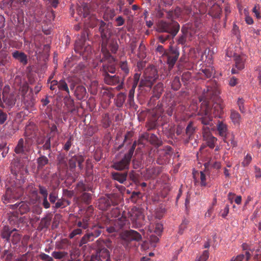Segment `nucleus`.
<instances>
[{"mask_svg":"<svg viewBox=\"0 0 261 261\" xmlns=\"http://www.w3.org/2000/svg\"><path fill=\"white\" fill-rule=\"evenodd\" d=\"M99 26L98 31L101 37V52L105 57L113 60L110 50L112 53H116L118 48L117 43L114 40L110 41L112 35L113 25L111 23H106L103 20L96 21Z\"/></svg>","mask_w":261,"mask_h":261,"instance_id":"1","label":"nucleus"},{"mask_svg":"<svg viewBox=\"0 0 261 261\" xmlns=\"http://www.w3.org/2000/svg\"><path fill=\"white\" fill-rule=\"evenodd\" d=\"M220 91L216 87H206V92L204 93L205 100L202 103L204 107L210 106V111L215 117H220L223 113L224 105L220 98Z\"/></svg>","mask_w":261,"mask_h":261,"instance_id":"2","label":"nucleus"},{"mask_svg":"<svg viewBox=\"0 0 261 261\" xmlns=\"http://www.w3.org/2000/svg\"><path fill=\"white\" fill-rule=\"evenodd\" d=\"M167 21L164 20L158 21L156 25V31L159 33H167L174 38L179 32L180 25L174 20H170Z\"/></svg>","mask_w":261,"mask_h":261,"instance_id":"3","label":"nucleus"},{"mask_svg":"<svg viewBox=\"0 0 261 261\" xmlns=\"http://www.w3.org/2000/svg\"><path fill=\"white\" fill-rule=\"evenodd\" d=\"M1 237L8 243L17 244L21 240V236L15 228L11 229L9 226H5L1 231Z\"/></svg>","mask_w":261,"mask_h":261,"instance_id":"4","label":"nucleus"},{"mask_svg":"<svg viewBox=\"0 0 261 261\" xmlns=\"http://www.w3.org/2000/svg\"><path fill=\"white\" fill-rule=\"evenodd\" d=\"M90 261H112L110 252L103 245L98 244L91 256Z\"/></svg>","mask_w":261,"mask_h":261,"instance_id":"5","label":"nucleus"},{"mask_svg":"<svg viewBox=\"0 0 261 261\" xmlns=\"http://www.w3.org/2000/svg\"><path fill=\"white\" fill-rule=\"evenodd\" d=\"M23 192L21 188H8L2 196L3 203L6 204L13 202L22 196Z\"/></svg>","mask_w":261,"mask_h":261,"instance_id":"6","label":"nucleus"},{"mask_svg":"<svg viewBox=\"0 0 261 261\" xmlns=\"http://www.w3.org/2000/svg\"><path fill=\"white\" fill-rule=\"evenodd\" d=\"M146 77L144 80H141L140 82V86L150 87L153 82L158 79L157 71L154 67L148 69L145 72Z\"/></svg>","mask_w":261,"mask_h":261,"instance_id":"7","label":"nucleus"},{"mask_svg":"<svg viewBox=\"0 0 261 261\" xmlns=\"http://www.w3.org/2000/svg\"><path fill=\"white\" fill-rule=\"evenodd\" d=\"M131 159L132 158L126 153L121 160L113 163L112 168L118 171L128 170Z\"/></svg>","mask_w":261,"mask_h":261,"instance_id":"8","label":"nucleus"},{"mask_svg":"<svg viewBox=\"0 0 261 261\" xmlns=\"http://www.w3.org/2000/svg\"><path fill=\"white\" fill-rule=\"evenodd\" d=\"M112 60L108 58H106L103 54V58H102L101 62H104L107 61V63H103L102 66L101 67L100 71L102 72V75L105 76L107 74H110L109 73H114L115 72L116 68L115 66V60L114 57H112Z\"/></svg>","mask_w":261,"mask_h":261,"instance_id":"9","label":"nucleus"},{"mask_svg":"<svg viewBox=\"0 0 261 261\" xmlns=\"http://www.w3.org/2000/svg\"><path fill=\"white\" fill-rule=\"evenodd\" d=\"M101 233V230L97 227H94L91 231H87L82 238L79 243V246L81 247L86 243L94 240L95 238L98 237Z\"/></svg>","mask_w":261,"mask_h":261,"instance_id":"10","label":"nucleus"},{"mask_svg":"<svg viewBox=\"0 0 261 261\" xmlns=\"http://www.w3.org/2000/svg\"><path fill=\"white\" fill-rule=\"evenodd\" d=\"M199 118V121L203 125H213V117L210 111V106L202 105Z\"/></svg>","mask_w":261,"mask_h":261,"instance_id":"11","label":"nucleus"},{"mask_svg":"<svg viewBox=\"0 0 261 261\" xmlns=\"http://www.w3.org/2000/svg\"><path fill=\"white\" fill-rule=\"evenodd\" d=\"M31 149V143H30L28 139L24 140L21 138L18 141L14 151L17 154H27Z\"/></svg>","mask_w":261,"mask_h":261,"instance_id":"12","label":"nucleus"},{"mask_svg":"<svg viewBox=\"0 0 261 261\" xmlns=\"http://www.w3.org/2000/svg\"><path fill=\"white\" fill-rule=\"evenodd\" d=\"M179 55V52L177 48L170 46L165 56L167 57V64L170 70L174 66Z\"/></svg>","mask_w":261,"mask_h":261,"instance_id":"13","label":"nucleus"},{"mask_svg":"<svg viewBox=\"0 0 261 261\" xmlns=\"http://www.w3.org/2000/svg\"><path fill=\"white\" fill-rule=\"evenodd\" d=\"M181 32L182 35L180 36L178 39L177 42L178 44L182 45L185 44L187 38L189 40H192L193 37L195 36V32L193 31L189 30L186 25L182 27Z\"/></svg>","mask_w":261,"mask_h":261,"instance_id":"14","label":"nucleus"},{"mask_svg":"<svg viewBox=\"0 0 261 261\" xmlns=\"http://www.w3.org/2000/svg\"><path fill=\"white\" fill-rule=\"evenodd\" d=\"M193 23L187 24L186 26L189 30L194 31L195 35L202 28L203 23L200 15L198 14H196L193 17Z\"/></svg>","mask_w":261,"mask_h":261,"instance_id":"15","label":"nucleus"},{"mask_svg":"<svg viewBox=\"0 0 261 261\" xmlns=\"http://www.w3.org/2000/svg\"><path fill=\"white\" fill-rule=\"evenodd\" d=\"M30 0H3L0 5L2 8L4 7L11 8L12 10L16 9L19 5L29 3Z\"/></svg>","mask_w":261,"mask_h":261,"instance_id":"16","label":"nucleus"},{"mask_svg":"<svg viewBox=\"0 0 261 261\" xmlns=\"http://www.w3.org/2000/svg\"><path fill=\"white\" fill-rule=\"evenodd\" d=\"M8 206L12 210H16V213L20 215L25 214L30 210L28 204L23 201H21L19 203L9 205Z\"/></svg>","mask_w":261,"mask_h":261,"instance_id":"17","label":"nucleus"},{"mask_svg":"<svg viewBox=\"0 0 261 261\" xmlns=\"http://www.w3.org/2000/svg\"><path fill=\"white\" fill-rule=\"evenodd\" d=\"M115 202L109 197H102L98 200V207L102 211H106L111 206L114 205Z\"/></svg>","mask_w":261,"mask_h":261,"instance_id":"18","label":"nucleus"},{"mask_svg":"<svg viewBox=\"0 0 261 261\" xmlns=\"http://www.w3.org/2000/svg\"><path fill=\"white\" fill-rule=\"evenodd\" d=\"M216 127L219 136L221 137L224 142H227L226 139L228 133V129L226 124L223 121H219L216 125Z\"/></svg>","mask_w":261,"mask_h":261,"instance_id":"19","label":"nucleus"},{"mask_svg":"<svg viewBox=\"0 0 261 261\" xmlns=\"http://www.w3.org/2000/svg\"><path fill=\"white\" fill-rule=\"evenodd\" d=\"M58 89L60 91H65L66 92V94H67L65 97L64 99L65 100H68L72 104L73 103V100L70 99V92L69 89L68 87V84L66 83V81L64 80H61L59 81L58 84Z\"/></svg>","mask_w":261,"mask_h":261,"instance_id":"20","label":"nucleus"},{"mask_svg":"<svg viewBox=\"0 0 261 261\" xmlns=\"http://www.w3.org/2000/svg\"><path fill=\"white\" fill-rule=\"evenodd\" d=\"M2 99L3 102L8 107H13L15 103V99L12 94H9L5 89L2 93Z\"/></svg>","mask_w":261,"mask_h":261,"instance_id":"21","label":"nucleus"},{"mask_svg":"<svg viewBox=\"0 0 261 261\" xmlns=\"http://www.w3.org/2000/svg\"><path fill=\"white\" fill-rule=\"evenodd\" d=\"M103 80L105 83L110 85H115L119 84L121 81V79L118 75L110 74L103 76Z\"/></svg>","mask_w":261,"mask_h":261,"instance_id":"22","label":"nucleus"},{"mask_svg":"<svg viewBox=\"0 0 261 261\" xmlns=\"http://www.w3.org/2000/svg\"><path fill=\"white\" fill-rule=\"evenodd\" d=\"M74 94L78 100H84L87 97L86 89L84 86L78 85L75 88Z\"/></svg>","mask_w":261,"mask_h":261,"instance_id":"23","label":"nucleus"},{"mask_svg":"<svg viewBox=\"0 0 261 261\" xmlns=\"http://www.w3.org/2000/svg\"><path fill=\"white\" fill-rule=\"evenodd\" d=\"M128 172L127 171L123 172H113L112 173V179L119 181L121 184H123L126 180Z\"/></svg>","mask_w":261,"mask_h":261,"instance_id":"24","label":"nucleus"},{"mask_svg":"<svg viewBox=\"0 0 261 261\" xmlns=\"http://www.w3.org/2000/svg\"><path fill=\"white\" fill-rule=\"evenodd\" d=\"M125 239L129 241H139L142 239V237L136 230L130 229L127 230L124 234Z\"/></svg>","mask_w":261,"mask_h":261,"instance_id":"25","label":"nucleus"},{"mask_svg":"<svg viewBox=\"0 0 261 261\" xmlns=\"http://www.w3.org/2000/svg\"><path fill=\"white\" fill-rule=\"evenodd\" d=\"M12 57L24 65H27L28 63L27 55L23 52L16 50L12 53Z\"/></svg>","mask_w":261,"mask_h":261,"instance_id":"26","label":"nucleus"},{"mask_svg":"<svg viewBox=\"0 0 261 261\" xmlns=\"http://www.w3.org/2000/svg\"><path fill=\"white\" fill-rule=\"evenodd\" d=\"M127 219L126 217H121L120 218L117 219L115 222V225L117 228L110 227L107 228L109 232H115L117 230L122 228L127 223Z\"/></svg>","mask_w":261,"mask_h":261,"instance_id":"27","label":"nucleus"},{"mask_svg":"<svg viewBox=\"0 0 261 261\" xmlns=\"http://www.w3.org/2000/svg\"><path fill=\"white\" fill-rule=\"evenodd\" d=\"M155 16L158 18L165 17L168 20H170V18L172 17L171 12H169V11L161 8L160 7H159L155 10Z\"/></svg>","mask_w":261,"mask_h":261,"instance_id":"28","label":"nucleus"},{"mask_svg":"<svg viewBox=\"0 0 261 261\" xmlns=\"http://www.w3.org/2000/svg\"><path fill=\"white\" fill-rule=\"evenodd\" d=\"M196 127H195L194 122L190 121L186 128V136L188 139V141L192 139V136L195 132Z\"/></svg>","mask_w":261,"mask_h":261,"instance_id":"29","label":"nucleus"},{"mask_svg":"<svg viewBox=\"0 0 261 261\" xmlns=\"http://www.w3.org/2000/svg\"><path fill=\"white\" fill-rule=\"evenodd\" d=\"M209 165H210L209 162L205 163L204 164V171L200 172V185L202 187H205L206 186L205 174H207V173L209 172V171H208Z\"/></svg>","mask_w":261,"mask_h":261,"instance_id":"30","label":"nucleus"},{"mask_svg":"<svg viewBox=\"0 0 261 261\" xmlns=\"http://www.w3.org/2000/svg\"><path fill=\"white\" fill-rule=\"evenodd\" d=\"M222 13V8L219 5H214L211 8L208 14L214 18H220Z\"/></svg>","mask_w":261,"mask_h":261,"instance_id":"31","label":"nucleus"},{"mask_svg":"<svg viewBox=\"0 0 261 261\" xmlns=\"http://www.w3.org/2000/svg\"><path fill=\"white\" fill-rule=\"evenodd\" d=\"M230 118L231 119V121L236 126H239L241 121V115L238 112L234 110H231Z\"/></svg>","mask_w":261,"mask_h":261,"instance_id":"32","label":"nucleus"},{"mask_svg":"<svg viewBox=\"0 0 261 261\" xmlns=\"http://www.w3.org/2000/svg\"><path fill=\"white\" fill-rule=\"evenodd\" d=\"M172 150V148L171 147L167 146L165 149L159 151V158H158V159L156 161L159 165H163L164 163V161L161 159V156H166L168 155V154H170Z\"/></svg>","mask_w":261,"mask_h":261,"instance_id":"33","label":"nucleus"},{"mask_svg":"<svg viewBox=\"0 0 261 261\" xmlns=\"http://www.w3.org/2000/svg\"><path fill=\"white\" fill-rule=\"evenodd\" d=\"M57 165L60 170H63L67 168V158L62 154L57 156Z\"/></svg>","mask_w":261,"mask_h":261,"instance_id":"34","label":"nucleus"},{"mask_svg":"<svg viewBox=\"0 0 261 261\" xmlns=\"http://www.w3.org/2000/svg\"><path fill=\"white\" fill-rule=\"evenodd\" d=\"M75 51L79 53L80 54L83 53L85 55H88L89 53L91 52V47L89 45L85 46V45H80L79 47L77 48V44L75 45Z\"/></svg>","mask_w":261,"mask_h":261,"instance_id":"35","label":"nucleus"},{"mask_svg":"<svg viewBox=\"0 0 261 261\" xmlns=\"http://www.w3.org/2000/svg\"><path fill=\"white\" fill-rule=\"evenodd\" d=\"M38 170H40L43 169V168L48 164V160L47 157L44 155L40 156L37 159Z\"/></svg>","mask_w":261,"mask_h":261,"instance_id":"36","label":"nucleus"},{"mask_svg":"<svg viewBox=\"0 0 261 261\" xmlns=\"http://www.w3.org/2000/svg\"><path fill=\"white\" fill-rule=\"evenodd\" d=\"M163 90V84L162 83H159L158 84L155 85L153 88V96L157 98H159Z\"/></svg>","mask_w":261,"mask_h":261,"instance_id":"37","label":"nucleus"},{"mask_svg":"<svg viewBox=\"0 0 261 261\" xmlns=\"http://www.w3.org/2000/svg\"><path fill=\"white\" fill-rule=\"evenodd\" d=\"M76 190L78 192L84 193L86 191H92V189L89 185H85L84 182L81 181L77 184Z\"/></svg>","mask_w":261,"mask_h":261,"instance_id":"38","label":"nucleus"},{"mask_svg":"<svg viewBox=\"0 0 261 261\" xmlns=\"http://www.w3.org/2000/svg\"><path fill=\"white\" fill-rule=\"evenodd\" d=\"M236 68L237 70H241L244 68V61L241 56L236 55L234 57Z\"/></svg>","mask_w":261,"mask_h":261,"instance_id":"39","label":"nucleus"},{"mask_svg":"<svg viewBox=\"0 0 261 261\" xmlns=\"http://www.w3.org/2000/svg\"><path fill=\"white\" fill-rule=\"evenodd\" d=\"M126 99V95L121 92L119 93L117 95L116 99H115V105L118 108H122L123 103L124 102Z\"/></svg>","mask_w":261,"mask_h":261,"instance_id":"40","label":"nucleus"},{"mask_svg":"<svg viewBox=\"0 0 261 261\" xmlns=\"http://www.w3.org/2000/svg\"><path fill=\"white\" fill-rule=\"evenodd\" d=\"M149 141L151 144L157 147H160L162 144V141L154 134H149Z\"/></svg>","mask_w":261,"mask_h":261,"instance_id":"41","label":"nucleus"},{"mask_svg":"<svg viewBox=\"0 0 261 261\" xmlns=\"http://www.w3.org/2000/svg\"><path fill=\"white\" fill-rule=\"evenodd\" d=\"M162 169L161 167H157L150 168L147 170V172L150 177L154 178L158 176L161 172Z\"/></svg>","mask_w":261,"mask_h":261,"instance_id":"42","label":"nucleus"},{"mask_svg":"<svg viewBox=\"0 0 261 261\" xmlns=\"http://www.w3.org/2000/svg\"><path fill=\"white\" fill-rule=\"evenodd\" d=\"M205 141L206 142L207 145L211 148H214L215 147V144L216 142L217 139L216 138L213 136L212 134L210 135L207 137L203 138Z\"/></svg>","mask_w":261,"mask_h":261,"instance_id":"43","label":"nucleus"},{"mask_svg":"<svg viewBox=\"0 0 261 261\" xmlns=\"http://www.w3.org/2000/svg\"><path fill=\"white\" fill-rule=\"evenodd\" d=\"M80 252L77 250H72L70 252V255L67 259V261H80Z\"/></svg>","mask_w":261,"mask_h":261,"instance_id":"44","label":"nucleus"},{"mask_svg":"<svg viewBox=\"0 0 261 261\" xmlns=\"http://www.w3.org/2000/svg\"><path fill=\"white\" fill-rule=\"evenodd\" d=\"M50 220L51 217L49 216H46V217L42 218L40 220L39 227H40L41 229L47 228L50 225Z\"/></svg>","mask_w":261,"mask_h":261,"instance_id":"45","label":"nucleus"},{"mask_svg":"<svg viewBox=\"0 0 261 261\" xmlns=\"http://www.w3.org/2000/svg\"><path fill=\"white\" fill-rule=\"evenodd\" d=\"M70 204V202L64 199H60L55 203V207L56 208H64Z\"/></svg>","mask_w":261,"mask_h":261,"instance_id":"46","label":"nucleus"},{"mask_svg":"<svg viewBox=\"0 0 261 261\" xmlns=\"http://www.w3.org/2000/svg\"><path fill=\"white\" fill-rule=\"evenodd\" d=\"M169 12H171L172 16V17L170 18V20H174V19H176L181 16L182 11L180 8L177 7L174 11L171 10L169 11Z\"/></svg>","mask_w":261,"mask_h":261,"instance_id":"47","label":"nucleus"},{"mask_svg":"<svg viewBox=\"0 0 261 261\" xmlns=\"http://www.w3.org/2000/svg\"><path fill=\"white\" fill-rule=\"evenodd\" d=\"M81 199L85 203L89 204L92 199V195L89 193H83Z\"/></svg>","mask_w":261,"mask_h":261,"instance_id":"48","label":"nucleus"},{"mask_svg":"<svg viewBox=\"0 0 261 261\" xmlns=\"http://www.w3.org/2000/svg\"><path fill=\"white\" fill-rule=\"evenodd\" d=\"M180 86L181 84L179 78L178 76H176L172 82V89L175 91H177L180 88Z\"/></svg>","mask_w":261,"mask_h":261,"instance_id":"49","label":"nucleus"},{"mask_svg":"<svg viewBox=\"0 0 261 261\" xmlns=\"http://www.w3.org/2000/svg\"><path fill=\"white\" fill-rule=\"evenodd\" d=\"M68 253L66 252H57V251H54L51 255L55 258L61 259L67 256Z\"/></svg>","mask_w":261,"mask_h":261,"instance_id":"50","label":"nucleus"},{"mask_svg":"<svg viewBox=\"0 0 261 261\" xmlns=\"http://www.w3.org/2000/svg\"><path fill=\"white\" fill-rule=\"evenodd\" d=\"M52 138L51 136L46 135L45 139L44 140V143L42 146L44 150H49L50 148V139Z\"/></svg>","mask_w":261,"mask_h":261,"instance_id":"51","label":"nucleus"},{"mask_svg":"<svg viewBox=\"0 0 261 261\" xmlns=\"http://www.w3.org/2000/svg\"><path fill=\"white\" fill-rule=\"evenodd\" d=\"M252 160V157L250 154H247L244 157L243 161L241 163V165L243 167H247L250 164Z\"/></svg>","mask_w":261,"mask_h":261,"instance_id":"52","label":"nucleus"},{"mask_svg":"<svg viewBox=\"0 0 261 261\" xmlns=\"http://www.w3.org/2000/svg\"><path fill=\"white\" fill-rule=\"evenodd\" d=\"M213 125H203L202 127V134L203 137H207L208 135H211V127Z\"/></svg>","mask_w":261,"mask_h":261,"instance_id":"53","label":"nucleus"},{"mask_svg":"<svg viewBox=\"0 0 261 261\" xmlns=\"http://www.w3.org/2000/svg\"><path fill=\"white\" fill-rule=\"evenodd\" d=\"M49 133L48 134L49 136H51L52 138L55 137L56 133L59 134L58 128L55 124H53L51 126L49 127Z\"/></svg>","mask_w":261,"mask_h":261,"instance_id":"54","label":"nucleus"},{"mask_svg":"<svg viewBox=\"0 0 261 261\" xmlns=\"http://www.w3.org/2000/svg\"><path fill=\"white\" fill-rule=\"evenodd\" d=\"M128 176L130 179L134 182H137L138 180L139 175L134 170H132L129 173H128Z\"/></svg>","mask_w":261,"mask_h":261,"instance_id":"55","label":"nucleus"},{"mask_svg":"<svg viewBox=\"0 0 261 261\" xmlns=\"http://www.w3.org/2000/svg\"><path fill=\"white\" fill-rule=\"evenodd\" d=\"M140 195H141L140 192H136V191L133 192L132 193V194L130 196L131 201L133 202L134 203H135V202H136L137 201L140 197Z\"/></svg>","mask_w":261,"mask_h":261,"instance_id":"56","label":"nucleus"},{"mask_svg":"<svg viewBox=\"0 0 261 261\" xmlns=\"http://www.w3.org/2000/svg\"><path fill=\"white\" fill-rule=\"evenodd\" d=\"M82 233V229L80 228L74 229L69 234V238L73 239L77 235H81Z\"/></svg>","mask_w":261,"mask_h":261,"instance_id":"57","label":"nucleus"},{"mask_svg":"<svg viewBox=\"0 0 261 261\" xmlns=\"http://www.w3.org/2000/svg\"><path fill=\"white\" fill-rule=\"evenodd\" d=\"M171 38H173L172 36L169 35H161L158 36V41L159 42L161 43H164L166 41L171 39Z\"/></svg>","mask_w":261,"mask_h":261,"instance_id":"58","label":"nucleus"},{"mask_svg":"<svg viewBox=\"0 0 261 261\" xmlns=\"http://www.w3.org/2000/svg\"><path fill=\"white\" fill-rule=\"evenodd\" d=\"M73 140V138L72 136H70L67 141L66 142V143L64 144V146L63 147V149L68 151L70 148L71 145H72V142Z\"/></svg>","mask_w":261,"mask_h":261,"instance_id":"59","label":"nucleus"},{"mask_svg":"<svg viewBox=\"0 0 261 261\" xmlns=\"http://www.w3.org/2000/svg\"><path fill=\"white\" fill-rule=\"evenodd\" d=\"M76 163L75 155L69 160L68 164L70 170L73 171L75 169Z\"/></svg>","mask_w":261,"mask_h":261,"instance_id":"60","label":"nucleus"},{"mask_svg":"<svg viewBox=\"0 0 261 261\" xmlns=\"http://www.w3.org/2000/svg\"><path fill=\"white\" fill-rule=\"evenodd\" d=\"M202 72L206 78H211L214 74V70L212 68L202 69Z\"/></svg>","mask_w":261,"mask_h":261,"instance_id":"61","label":"nucleus"},{"mask_svg":"<svg viewBox=\"0 0 261 261\" xmlns=\"http://www.w3.org/2000/svg\"><path fill=\"white\" fill-rule=\"evenodd\" d=\"M120 67L121 70L123 71L125 74L129 73V70L126 61H122L120 63Z\"/></svg>","mask_w":261,"mask_h":261,"instance_id":"62","label":"nucleus"},{"mask_svg":"<svg viewBox=\"0 0 261 261\" xmlns=\"http://www.w3.org/2000/svg\"><path fill=\"white\" fill-rule=\"evenodd\" d=\"M209 256V253L207 251H203L201 255L198 257L195 261H206Z\"/></svg>","mask_w":261,"mask_h":261,"instance_id":"63","label":"nucleus"},{"mask_svg":"<svg viewBox=\"0 0 261 261\" xmlns=\"http://www.w3.org/2000/svg\"><path fill=\"white\" fill-rule=\"evenodd\" d=\"M134 93L135 91H134L133 90H130L128 94V98L127 102L129 103L130 107L133 105L134 102Z\"/></svg>","mask_w":261,"mask_h":261,"instance_id":"64","label":"nucleus"}]
</instances>
